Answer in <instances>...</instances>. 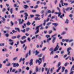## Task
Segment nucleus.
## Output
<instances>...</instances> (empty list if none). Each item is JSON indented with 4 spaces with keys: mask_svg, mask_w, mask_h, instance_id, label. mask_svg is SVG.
<instances>
[{
    "mask_svg": "<svg viewBox=\"0 0 74 74\" xmlns=\"http://www.w3.org/2000/svg\"><path fill=\"white\" fill-rule=\"evenodd\" d=\"M27 40L29 41V42H30V38H28Z\"/></svg>",
    "mask_w": 74,
    "mask_h": 74,
    "instance_id": "bf43d9fd",
    "label": "nucleus"
},
{
    "mask_svg": "<svg viewBox=\"0 0 74 74\" xmlns=\"http://www.w3.org/2000/svg\"><path fill=\"white\" fill-rule=\"evenodd\" d=\"M42 55V53H41L40 54H39V55L38 56V57H41V56Z\"/></svg>",
    "mask_w": 74,
    "mask_h": 74,
    "instance_id": "ea45409f",
    "label": "nucleus"
},
{
    "mask_svg": "<svg viewBox=\"0 0 74 74\" xmlns=\"http://www.w3.org/2000/svg\"><path fill=\"white\" fill-rule=\"evenodd\" d=\"M10 23H11V26H13L14 25V23L12 22V21H11Z\"/></svg>",
    "mask_w": 74,
    "mask_h": 74,
    "instance_id": "37998d69",
    "label": "nucleus"
},
{
    "mask_svg": "<svg viewBox=\"0 0 74 74\" xmlns=\"http://www.w3.org/2000/svg\"><path fill=\"white\" fill-rule=\"evenodd\" d=\"M61 67H62L61 66H60L58 69L57 70L56 72L57 73H58V72H59V70H60V69H61Z\"/></svg>",
    "mask_w": 74,
    "mask_h": 74,
    "instance_id": "b1692460",
    "label": "nucleus"
},
{
    "mask_svg": "<svg viewBox=\"0 0 74 74\" xmlns=\"http://www.w3.org/2000/svg\"><path fill=\"white\" fill-rule=\"evenodd\" d=\"M57 9H58V11H59V12H56L55 13V14H56V15H57V14H58V17L60 16V18H62V16L61 15V12H60V9H59V8L58 7L57 8Z\"/></svg>",
    "mask_w": 74,
    "mask_h": 74,
    "instance_id": "f257e3e1",
    "label": "nucleus"
},
{
    "mask_svg": "<svg viewBox=\"0 0 74 74\" xmlns=\"http://www.w3.org/2000/svg\"><path fill=\"white\" fill-rule=\"evenodd\" d=\"M47 12H48V13H49L50 14V13H51V10H48Z\"/></svg>",
    "mask_w": 74,
    "mask_h": 74,
    "instance_id": "774afa93",
    "label": "nucleus"
},
{
    "mask_svg": "<svg viewBox=\"0 0 74 74\" xmlns=\"http://www.w3.org/2000/svg\"><path fill=\"white\" fill-rule=\"evenodd\" d=\"M35 16H38V17H39V16H40V15L36 14L35 15Z\"/></svg>",
    "mask_w": 74,
    "mask_h": 74,
    "instance_id": "338daca9",
    "label": "nucleus"
},
{
    "mask_svg": "<svg viewBox=\"0 0 74 74\" xmlns=\"http://www.w3.org/2000/svg\"><path fill=\"white\" fill-rule=\"evenodd\" d=\"M50 40H51V38H50L49 39H48L47 40V42H49V41H50Z\"/></svg>",
    "mask_w": 74,
    "mask_h": 74,
    "instance_id": "c85d7f7f",
    "label": "nucleus"
},
{
    "mask_svg": "<svg viewBox=\"0 0 74 74\" xmlns=\"http://www.w3.org/2000/svg\"><path fill=\"white\" fill-rule=\"evenodd\" d=\"M74 70V65H73L71 69V72L69 74H73L74 73V71H73V70Z\"/></svg>",
    "mask_w": 74,
    "mask_h": 74,
    "instance_id": "20e7f679",
    "label": "nucleus"
},
{
    "mask_svg": "<svg viewBox=\"0 0 74 74\" xmlns=\"http://www.w3.org/2000/svg\"><path fill=\"white\" fill-rule=\"evenodd\" d=\"M17 59V57H15L13 59V60L14 61Z\"/></svg>",
    "mask_w": 74,
    "mask_h": 74,
    "instance_id": "6e6d98bb",
    "label": "nucleus"
},
{
    "mask_svg": "<svg viewBox=\"0 0 74 74\" xmlns=\"http://www.w3.org/2000/svg\"><path fill=\"white\" fill-rule=\"evenodd\" d=\"M70 7H69V8H66V9H65L66 10V11H69V9H70Z\"/></svg>",
    "mask_w": 74,
    "mask_h": 74,
    "instance_id": "4c0bfd02",
    "label": "nucleus"
},
{
    "mask_svg": "<svg viewBox=\"0 0 74 74\" xmlns=\"http://www.w3.org/2000/svg\"><path fill=\"white\" fill-rule=\"evenodd\" d=\"M61 65V62H59L58 63V68H59V67H60V66Z\"/></svg>",
    "mask_w": 74,
    "mask_h": 74,
    "instance_id": "bb28decb",
    "label": "nucleus"
},
{
    "mask_svg": "<svg viewBox=\"0 0 74 74\" xmlns=\"http://www.w3.org/2000/svg\"><path fill=\"white\" fill-rule=\"evenodd\" d=\"M9 49H12V46H10L9 47Z\"/></svg>",
    "mask_w": 74,
    "mask_h": 74,
    "instance_id": "a18cd8bd",
    "label": "nucleus"
},
{
    "mask_svg": "<svg viewBox=\"0 0 74 74\" xmlns=\"http://www.w3.org/2000/svg\"><path fill=\"white\" fill-rule=\"evenodd\" d=\"M50 55H53V51H52L51 52Z\"/></svg>",
    "mask_w": 74,
    "mask_h": 74,
    "instance_id": "e433bc0d",
    "label": "nucleus"
},
{
    "mask_svg": "<svg viewBox=\"0 0 74 74\" xmlns=\"http://www.w3.org/2000/svg\"><path fill=\"white\" fill-rule=\"evenodd\" d=\"M65 69V68H64V67H62V73H63V72H64V71Z\"/></svg>",
    "mask_w": 74,
    "mask_h": 74,
    "instance_id": "aec40b11",
    "label": "nucleus"
},
{
    "mask_svg": "<svg viewBox=\"0 0 74 74\" xmlns=\"http://www.w3.org/2000/svg\"><path fill=\"white\" fill-rule=\"evenodd\" d=\"M2 51L3 52H4L5 51H6V49H2Z\"/></svg>",
    "mask_w": 74,
    "mask_h": 74,
    "instance_id": "680f3d73",
    "label": "nucleus"
},
{
    "mask_svg": "<svg viewBox=\"0 0 74 74\" xmlns=\"http://www.w3.org/2000/svg\"><path fill=\"white\" fill-rule=\"evenodd\" d=\"M59 43H57V45L55 48L54 50V51L55 52L56 51H58V49H59Z\"/></svg>",
    "mask_w": 74,
    "mask_h": 74,
    "instance_id": "423d86ee",
    "label": "nucleus"
},
{
    "mask_svg": "<svg viewBox=\"0 0 74 74\" xmlns=\"http://www.w3.org/2000/svg\"><path fill=\"white\" fill-rule=\"evenodd\" d=\"M29 29H30L29 28H27L26 29V31L27 32H28V31H29Z\"/></svg>",
    "mask_w": 74,
    "mask_h": 74,
    "instance_id": "13d9d810",
    "label": "nucleus"
},
{
    "mask_svg": "<svg viewBox=\"0 0 74 74\" xmlns=\"http://www.w3.org/2000/svg\"><path fill=\"white\" fill-rule=\"evenodd\" d=\"M69 20H68V19H66V21H65V23L67 24H68V23H69Z\"/></svg>",
    "mask_w": 74,
    "mask_h": 74,
    "instance_id": "393cba45",
    "label": "nucleus"
},
{
    "mask_svg": "<svg viewBox=\"0 0 74 74\" xmlns=\"http://www.w3.org/2000/svg\"><path fill=\"white\" fill-rule=\"evenodd\" d=\"M19 41H18L17 42V44H16V43L14 45H16V47H18V45H19Z\"/></svg>",
    "mask_w": 74,
    "mask_h": 74,
    "instance_id": "a211bd4d",
    "label": "nucleus"
},
{
    "mask_svg": "<svg viewBox=\"0 0 74 74\" xmlns=\"http://www.w3.org/2000/svg\"><path fill=\"white\" fill-rule=\"evenodd\" d=\"M66 33V32L64 31L61 33V35H64V34H65Z\"/></svg>",
    "mask_w": 74,
    "mask_h": 74,
    "instance_id": "4be33fe9",
    "label": "nucleus"
},
{
    "mask_svg": "<svg viewBox=\"0 0 74 74\" xmlns=\"http://www.w3.org/2000/svg\"><path fill=\"white\" fill-rule=\"evenodd\" d=\"M45 59V56H43V57L42 58V60H43V62H44L45 60L44 59Z\"/></svg>",
    "mask_w": 74,
    "mask_h": 74,
    "instance_id": "2f4dec72",
    "label": "nucleus"
},
{
    "mask_svg": "<svg viewBox=\"0 0 74 74\" xmlns=\"http://www.w3.org/2000/svg\"><path fill=\"white\" fill-rule=\"evenodd\" d=\"M15 30H17L18 32H20V29H19L18 28H15Z\"/></svg>",
    "mask_w": 74,
    "mask_h": 74,
    "instance_id": "7c9ffc66",
    "label": "nucleus"
},
{
    "mask_svg": "<svg viewBox=\"0 0 74 74\" xmlns=\"http://www.w3.org/2000/svg\"><path fill=\"white\" fill-rule=\"evenodd\" d=\"M10 44V45H13V44H14V42H10L9 43Z\"/></svg>",
    "mask_w": 74,
    "mask_h": 74,
    "instance_id": "49530a36",
    "label": "nucleus"
},
{
    "mask_svg": "<svg viewBox=\"0 0 74 74\" xmlns=\"http://www.w3.org/2000/svg\"><path fill=\"white\" fill-rule=\"evenodd\" d=\"M25 46H26V45L25 44L23 45V49H24V50H26V49L27 48V47H26V46L25 47ZM25 47L24 48V47Z\"/></svg>",
    "mask_w": 74,
    "mask_h": 74,
    "instance_id": "ddd939ff",
    "label": "nucleus"
},
{
    "mask_svg": "<svg viewBox=\"0 0 74 74\" xmlns=\"http://www.w3.org/2000/svg\"><path fill=\"white\" fill-rule=\"evenodd\" d=\"M20 42H21V44H25V42L26 41V40H24V41L23 42L21 40L20 41Z\"/></svg>",
    "mask_w": 74,
    "mask_h": 74,
    "instance_id": "f3484780",
    "label": "nucleus"
},
{
    "mask_svg": "<svg viewBox=\"0 0 74 74\" xmlns=\"http://www.w3.org/2000/svg\"><path fill=\"white\" fill-rule=\"evenodd\" d=\"M16 38V36H12V39H15Z\"/></svg>",
    "mask_w": 74,
    "mask_h": 74,
    "instance_id": "8fccbe9b",
    "label": "nucleus"
},
{
    "mask_svg": "<svg viewBox=\"0 0 74 74\" xmlns=\"http://www.w3.org/2000/svg\"><path fill=\"white\" fill-rule=\"evenodd\" d=\"M12 64L13 65V67H18V66H19V64H18V63H13Z\"/></svg>",
    "mask_w": 74,
    "mask_h": 74,
    "instance_id": "0eeeda50",
    "label": "nucleus"
},
{
    "mask_svg": "<svg viewBox=\"0 0 74 74\" xmlns=\"http://www.w3.org/2000/svg\"><path fill=\"white\" fill-rule=\"evenodd\" d=\"M46 65H47V63H45L44 64L43 67H45V66H46Z\"/></svg>",
    "mask_w": 74,
    "mask_h": 74,
    "instance_id": "4d7b16f0",
    "label": "nucleus"
},
{
    "mask_svg": "<svg viewBox=\"0 0 74 74\" xmlns=\"http://www.w3.org/2000/svg\"><path fill=\"white\" fill-rule=\"evenodd\" d=\"M26 38V36H24L21 38V40H23V39H25Z\"/></svg>",
    "mask_w": 74,
    "mask_h": 74,
    "instance_id": "5701e85b",
    "label": "nucleus"
},
{
    "mask_svg": "<svg viewBox=\"0 0 74 74\" xmlns=\"http://www.w3.org/2000/svg\"><path fill=\"white\" fill-rule=\"evenodd\" d=\"M33 59H31L30 60V62H29V64L30 66H32L33 64Z\"/></svg>",
    "mask_w": 74,
    "mask_h": 74,
    "instance_id": "9b49d317",
    "label": "nucleus"
},
{
    "mask_svg": "<svg viewBox=\"0 0 74 74\" xmlns=\"http://www.w3.org/2000/svg\"><path fill=\"white\" fill-rule=\"evenodd\" d=\"M21 31L22 32H23V33H25L26 32V29H24L23 30H22Z\"/></svg>",
    "mask_w": 74,
    "mask_h": 74,
    "instance_id": "c756f323",
    "label": "nucleus"
},
{
    "mask_svg": "<svg viewBox=\"0 0 74 74\" xmlns=\"http://www.w3.org/2000/svg\"><path fill=\"white\" fill-rule=\"evenodd\" d=\"M45 37H47V38H48L49 37H50V35H46V36H45Z\"/></svg>",
    "mask_w": 74,
    "mask_h": 74,
    "instance_id": "f704fd0d",
    "label": "nucleus"
},
{
    "mask_svg": "<svg viewBox=\"0 0 74 74\" xmlns=\"http://www.w3.org/2000/svg\"><path fill=\"white\" fill-rule=\"evenodd\" d=\"M69 16L70 17V18H72V17H73V15L71 14H70L69 15Z\"/></svg>",
    "mask_w": 74,
    "mask_h": 74,
    "instance_id": "052dcab7",
    "label": "nucleus"
},
{
    "mask_svg": "<svg viewBox=\"0 0 74 74\" xmlns=\"http://www.w3.org/2000/svg\"><path fill=\"white\" fill-rule=\"evenodd\" d=\"M56 37H54L53 38V40H56Z\"/></svg>",
    "mask_w": 74,
    "mask_h": 74,
    "instance_id": "e2e57ef3",
    "label": "nucleus"
},
{
    "mask_svg": "<svg viewBox=\"0 0 74 74\" xmlns=\"http://www.w3.org/2000/svg\"><path fill=\"white\" fill-rule=\"evenodd\" d=\"M26 24L28 26H30L31 25V23L29 21H28Z\"/></svg>",
    "mask_w": 74,
    "mask_h": 74,
    "instance_id": "4468645a",
    "label": "nucleus"
},
{
    "mask_svg": "<svg viewBox=\"0 0 74 74\" xmlns=\"http://www.w3.org/2000/svg\"><path fill=\"white\" fill-rule=\"evenodd\" d=\"M11 65V63H9L8 64H6V66H10V65Z\"/></svg>",
    "mask_w": 74,
    "mask_h": 74,
    "instance_id": "473e14b6",
    "label": "nucleus"
},
{
    "mask_svg": "<svg viewBox=\"0 0 74 74\" xmlns=\"http://www.w3.org/2000/svg\"><path fill=\"white\" fill-rule=\"evenodd\" d=\"M31 51L30 50H29V55H31Z\"/></svg>",
    "mask_w": 74,
    "mask_h": 74,
    "instance_id": "5fc2aeb1",
    "label": "nucleus"
},
{
    "mask_svg": "<svg viewBox=\"0 0 74 74\" xmlns=\"http://www.w3.org/2000/svg\"><path fill=\"white\" fill-rule=\"evenodd\" d=\"M19 22V25H21L23 23V22L24 21L22 19V21H21V19H18Z\"/></svg>",
    "mask_w": 74,
    "mask_h": 74,
    "instance_id": "1a4fd4ad",
    "label": "nucleus"
},
{
    "mask_svg": "<svg viewBox=\"0 0 74 74\" xmlns=\"http://www.w3.org/2000/svg\"><path fill=\"white\" fill-rule=\"evenodd\" d=\"M60 3H61V4H62V6H64V5H68V3H63V0H61L60 1ZM64 4V5H63Z\"/></svg>",
    "mask_w": 74,
    "mask_h": 74,
    "instance_id": "39448f33",
    "label": "nucleus"
},
{
    "mask_svg": "<svg viewBox=\"0 0 74 74\" xmlns=\"http://www.w3.org/2000/svg\"><path fill=\"white\" fill-rule=\"evenodd\" d=\"M38 67H36V72H38Z\"/></svg>",
    "mask_w": 74,
    "mask_h": 74,
    "instance_id": "cd10ccee",
    "label": "nucleus"
},
{
    "mask_svg": "<svg viewBox=\"0 0 74 74\" xmlns=\"http://www.w3.org/2000/svg\"><path fill=\"white\" fill-rule=\"evenodd\" d=\"M64 52V51H62L61 52V54H63Z\"/></svg>",
    "mask_w": 74,
    "mask_h": 74,
    "instance_id": "864d4df0",
    "label": "nucleus"
},
{
    "mask_svg": "<svg viewBox=\"0 0 74 74\" xmlns=\"http://www.w3.org/2000/svg\"><path fill=\"white\" fill-rule=\"evenodd\" d=\"M12 32L13 33H14L15 32H16V31L14 30H12Z\"/></svg>",
    "mask_w": 74,
    "mask_h": 74,
    "instance_id": "0e129e2a",
    "label": "nucleus"
},
{
    "mask_svg": "<svg viewBox=\"0 0 74 74\" xmlns=\"http://www.w3.org/2000/svg\"><path fill=\"white\" fill-rule=\"evenodd\" d=\"M41 70L42 71V72H43L44 70V67H42Z\"/></svg>",
    "mask_w": 74,
    "mask_h": 74,
    "instance_id": "3c124183",
    "label": "nucleus"
},
{
    "mask_svg": "<svg viewBox=\"0 0 74 74\" xmlns=\"http://www.w3.org/2000/svg\"><path fill=\"white\" fill-rule=\"evenodd\" d=\"M39 32V30H37V31H36V32H35V34H37V33H38Z\"/></svg>",
    "mask_w": 74,
    "mask_h": 74,
    "instance_id": "a19ab883",
    "label": "nucleus"
},
{
    "mask_svg": "<svg viewBox=\"0 0 74 74\" xmlns=\"http://www.w3.org/2000/svg\"><path fill=\"white\" fill-rule=\"evenodd\" d=\"M49 51H53V48H50V49H49Z\"/></svg>",
    "mask_w": 74,
    "mask_h": 74,
    "instance_id": "c03bdc74",
    "label": "nucleus"
},
{
    "mask_svg": "<svg viewBox=\"0 0 74 74\" xmlns=\"http://www.w3.org/2000/svg\"><path fill=\"white\" fill-rule=\"evenodd\" d=\"M40 18H38V17H35V20H36V21H37V20H40Z\"/></svg>",
    "mask_w": 74,
    "mask_h": 74,
    "instance_id": "412c9836",
    "label": "nucleus"
},
{
    "mask_svg": "<svg viewBox=\"0 0 74 74\" xmlns=\"http://www.w3.org/2000/svg\"><path fill=\"white\" fill-rule=\"evenodd\" d=\"M65 74H67L68 72V70L67 69H66L65 70Z\"/></svg>",
    "mask_w": 74,
    "mask_h": 74,
    "instance_id": "de8ad7c7",
    "label": "nucleus"
},
{
    "mask_svg": "<svg viewBox=\"0 0 74 74\" xmlns=\"http://www.w3.org/2000/svg\"><path fill=\"white\" fill-rule=\"evenodd\" d=\"M21 37V36L20 35H18L17 36V39H19V38Z\"/></svg>",
    "mask_w": 74,
    "mask_h": 74,
    "instance_id": "a878e982",
    "label": "nucleus"
},
{
    "mask_svg": "<svg viewBox=\"0 0 74 74\" xmlns=\"http://www.w3.org/2000/svg\"><path fill=\"white\" fill-rule=\"evenodd\" d=\"M70 50H71V47H69L67 49V51L68 53V55H70Z\"/></svg>",
    "mask_w": 74,
    "mask_h": 74,
    "instance_id": "9d476101",
    "label": "nucleus"
},
{
    "mask_svg": "<svg viewBox=\"0 0 74 74\" xmlns=\"http://www.w3.org/2000/svg\"><path fill=\"white\" fill-rule=\"evenodd\" d=\"M51 23H52L51 22H49L48 23H47V25L48 26H49V25H51Z\"/></svg>",
    "mask_w": 74,
    "mask_h": 74,
    "instance_id": "72a5a7b5",
    "label": "nucleus"
},
{
    "mask_svg": "<svg viewBox=\"0 0 74 74\" xmlns=\"http://www.w3.org/2000/svg\"><path fill=\"white\" fill-rule=\"evenodd\" d=\"M39 53H40V52L37 51V50H36L35 55L36 56L38 55Z\"/></svg>",
    "mask_w": 74,
    "mask_h": 74,
    "instance_id": "2eb2a0df",
    "label": "nucleus"
},
{
    "mask_svg": "<svg viewBox=\"0 0 74 74\" xmlns=\"http://www.w3.org/2000/svg\"><path fill=\"white\" fill-rule=\"evenodd\" d=\"M52 25H54L55 27H56V26L58 25V24L53 23H52Z\"/></svg>",
    "mask_w": 74,
    "mask_h": 74,
    "instance_id": "dca6fc26",
    "label": "nucleus"
},
{
    "mask_svg": "<svg viewBox=\"0 0 74 74\" xmlns=\"http://www.w3.org/2000/svg\"><path fill=\"white\" fill-rule=\"evenodd\" d=\"M25 12V11H24V10L21 11L20 12V14H21V13H23V12Z\"/></svg>",
    "mask_w": 74,
    "mask_h": 74,
    "instance_id": "58836bf2",
    "label": "nucleus"
},
{
    "mask_svg": "<svg viewBox=\"0 0 74 74\" xmlns=\"http://www.w3.org/2000/svg\"><path fill=\"white\" fill-rule=\"evenodd\" d=\"M24 14L25 15L24 17L25 18V20L26 21V20H27V16H29V15H28V14L27 13H25Z\"/></svg>",
    "mask_w": 74,
    "mask_h": 74,
    "instance_id": "6e6552de",
    "label": "nucleus"
},
{
    "mask_svg": "<svg viewBox=\"0 0 74 74\" xmlns=\"http://www.w3.org/2000/svg\"><path fill=\"white\" fill-rule=\"evenodd\" d=\"M72 62H74V58L73 57L72 58Z\"/></svg>",
    "mask_w": 74,
    "mask_h": 74,
    "instance_id": "69168bd1",
    "label": "nucleus"
},
{
    "mask_svg": "<svg viewBox=\"0 0 74 74\" xmlns=\"http://www.w3.org/2000/svg\"><path fill=\"white\" fill-rule=\"evenodd\" d=\"M5 36L6 37H8V36H9V34H5Z\"/></svg>",
    "mask_w": 74,
    "mask_h": 74,
    "instance_id": "79ce46f5",
    "label": "nucleus"
},
{
    "mask_svg": "<svg viewBox=\"0 0 74 74\" xmlns=\"http://www.w3.org/2000/svg\"><path fill=\"white\" fill-rule=\"evenodd\" d=\"M38 5H36L35 7H34V8L35 9H36V8H38Z\"/></svg>",
    "mask_w": 74,
    "mask_h": 74,
    "instance_id": "09e8293b",
    "label": "nucleus"
},
{
    "mask_svg": "<svg viewBox=\"0 0 74 74\" xmlns=\"http://www.w3.org/2000/svg\"><path fill=\"white\" fill-rule=\"evenodd\" d=\"M52 33V30H49V34H51Z\"/></svg>",
    "mask_w": 74,
    "mask_h": 74,
    "instance_id": "c9c22d12",
    "label": "nucleus"
},
{
    "mask_svg": "<svg viewBox=\"0 0 74 74\" xmlns=\"http://www.w3.org/2000/svg\"><path fill=\"white\" fill-rule=\"evenodd\" d=\"M10 12L11 14H12V8L10 9Z\"/></svg>",
    "mask_w": 74,
    "mask_h": 74,
    "instance_id": "603ef678",
    "label": "nucleus"
},
{
    "mask_svg": "<svg viewBox=\"0 0 74 74\" xmlns=\"http://www.w3.org/2000/svg\"><path fill=\"white\" fill-rule=\"evenodd\" d=\"M24 8H25V9H26L27 8H29V6L27 5H25L24 6Z\"/></svg>",
    "mask_w": 74,
    "mask_h": 74,
    "instance_id": "6ab92c4d",
    "label": "nucleus"
},
{
    "mask_svg": "<svg viewBox=\"0 0 74 74\" xmlns=\"http://www.w3.org/2000/svg\"><path fill=\"white\" fill-rule=\"evenodd\" d=\"M39 60H37L36 61V63H37V62L38 63H39V65H40V64H41V62L42 61V58H39Z\"/></svg>",
    "mask_w": 74,
    "mask_h": 74,
    "instance_id": "7ed1b4c3",
    "label": "nucleus"
},
{
    "mask_svg": "<svg viewBox=\"0 0 74 74\" xmlns=\"http://www.w3.org/2000/svg\"><path fill=\"white\" fill-rule=\"evenodd\" d=\"M12 68H10V71L11 72H12V73H14H14L15 74H16V73H18V71H16V69H13L12 70Z\"/></svg>",
    "mask_w": 74,
    "mask_h": 74,
    "instance_id": "f03ea898",
    "label": "nucleus"
},
{
    "mask_svg": "<svg viewBox=\"0 0 74 74\" xmlns=\"http://www.w3.org/2000/svg\"><path fill=\"white\" fill-rule=\"evenodd\" d=\"M42 24L40 25L37 26L36 28V30H39V27H42Z\"/></svg>",
    "mask_w": 74,
    "mask_h": 74,
    "instance_id": "f8f14e48",
    "label": "nucleus"
}]
</instances>
